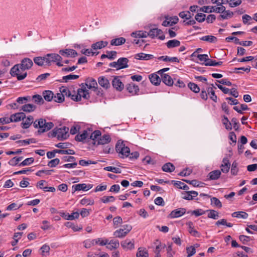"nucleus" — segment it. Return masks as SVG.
I'll return each instance as SVG.
<instances>
[{
    "label": "nucleus",
    "instance_id": "nucleus-1",
    "mask_svg": "<svg viewBox=\"0 0 257 257\" xmlns=\"http://www.w3.org/2000/svg\"><path fill=\"white\" fill-rule=\"evenodd\" d=\"M33 126L35 128H39V133H44L49 131L54 126V124L52 122H46V120L43 118L36 120L33 123Z\"/></svg>",
    "mask_w": 257,
    "mask_h": 257
},
{
    "label": "nucleus",
    "instance_id": "nucleus-2",
    "mask_svg": "<svg viewBox=\"0 0 257 257\" xmlns=\"http://www.w3.org/2000/svg\"><path fill=\"white\" fill-rule=\"evenodd\" d=\"M69 128L63 126L60 128H55L51 134L53 137H57L58 140L63 141L66 140L68 137Z\"/></svg>",
    "mask_w": 257,
    "mask_h": 257
},
{
    "label": "nucleus",
    "instance_id": "nucleus-3",
    "mask_svg": "<svg viewBox=\"0 0 257 257\" xmlns=\"http://www.w3.org/2000/svg\"><path fill=\"white\" fill-rule=\"evenodd\" d=\"M45 64L50 66L53 63H56V65L59 67H61L63 64L61 63L62 60V57L58 54L51 53L47 54L45 56Z\"/></svg>",
    "mask_w": 257,
    "mask_h": 257
},
{
    "label": "nucleus",
    "instance_id": "nucleus-4",
    "mask_svg": "<svg viewBox=\"0 0 257 257\" xmlns=\"http://www.w3.org/2000/svg\"><path fill=\"white\" fill-rule=\"evenodd\" d=\"M80 86L81 87L78 89L77 94L72 95L71 94V96L70 97L74 101H80L81 99V97H83L84 98L86 99H89L90 97L88 90L86 89L84 85V83H82Z\"/></svg>",
    "mask_w": 257,
    "mask_h": 257
},
{
    "label": "nucleus",
    "instance_id": "nucleus-5",
    "mask_svg": "<svg viewBox=\"0 0 257 257\" xmlns=\"http://www.w3.org/2000/svg\"><path fill=\"white\" fill-rule=\"evenodd\" d=\"M10 74L12 76H16L18 80L24 79L27 76V73L25 70L21 69L19 64L14 65L10 70Z\"/></svg>",
    "mask_w": 257,
    "mask_h": 257
},
{
    "label": "nucleus",
    "instance_id": "nucleus-6",
    "mask_svg": "<svg viewBox=\"0 0 257 257\" xmlns=\"http://www.w3.org/2000/svg\"><path fill=\"white\" fill-rule=\"evenodd\" d=\"M115 150L119 154L120 157L123 158L128 157L130 154V149L125 146L123 141H118L115 145Z\"/></svg>",
    "mask_w": 257,
    "mask_h": 257
},
{
    "label": "nucleus",
    "instance_id": "nucleus-7",
    "mask_svg": "<svg viewBox=\"0 0 257 257\" xmlns=\"http://www.w3.org/2000/svg\"><path fill=\"white\" fill-rule=\"evenodd\" d=\"M128 62L129 60L127 58L121 57L119 58L117 61L109 63V66L115 68L116 70H118L127 68Z\"/></svg>",
    "mask_w": 257,
    "mask_h": 257
},
{
    "label": "nucleus",
    "instance_id": "nucleus-8",
    "mask_svg": "<svg viewBox=\"0 0 257 257\" xmlns=\"http://www.w3.org/2000/svg\"><path fill=\"white\" fill-rule=\"evenodd\" d=\"M225 9V7L223 6L221 7L217 6H204L200 8V11L204 13H220L223 12Z\"/></svg>",
    "mask_w": 257,
    "mask_h": 257
},
{
    "label": "nucleus",
    "instance_id": "nucleus-9",
    "mask_svg": "<svg viewBox=\"0 0 257 257\" xmlns=\"http://www.w3.org/2000/svg\"><path fill=\"white\" fill-rule=\"evenodd\" d=\"M132 226L128 225H125L123 228L116 230L113 233V235L116 237L122 238L126 235V234L131 230Z\"/></svg>",
    "mask_w": 257,
    "mask_h": 257
},
{
    "label": "nucleus",
    "instance_id": "nucleus-10",
    "mask_svg": "<svg viewBox=\"0 0 257 257\" xmlns=\"http://www.w3.org/2000/svg\"><path fill=\"white\" fill-rule=\"evenodd\" d=\"M148 34L149 36L152 39L158 38L159 39L161 40H163L165 38V35L163 34V31L161 29H159L158 28L151 29L148 32Z\"/></svg>",
    "mask_w": 257,
    "mask_h": 257
},
{
    "label": "nucleus",
    "instance_id": "nucleus-11",
    "mask_svg": "<svg viewBox=\"0 0 257 257\" xmlns=\"http://www.w3.org/2000/svg\"><path fill=\"white\" fill-rule=\"evenodd\" d=\"M60 55L64 56L66 57L74 58L78 55L77 52L72 49H65L60 50L59 51Z\"/></svg>",
    "mask_w": 257,
    "mask_h": 257
},
{
    "label": "nucleus",
    "instance_id": "nucleus-12",
    "mask_svg": "<svg viewBox=\"0 0 257 257\" xmlns=\"http://www.w3.org/2000/svg\"><path fill=\"white\" fill-rule=\"evenodd\" d=\"M198 195V192L195 191H186L182 193V198L187 200H198V199L196 198Z\"/></svg>",
    "mask_w": 257,
    "mask_h": 257
},
{
    "label": "nucleus",
    "instance_id": "nucleus-13",
    "mask_svg": "<svg viewBox=\"0 0 257 257\" xmlns=\"http://www.w3.org/2000/svg\"><path fill=\"white\" fill-rule=\"evenodd\" d=\"M112 85L114 88L118 91H121L124 88V85L118 76H114L112 81Z\"/></svg>",
    "mask_w": 257,
    "mask_h": 257
},
{
    "label": "nucleus",
    "instance_id": "nucleus-14",
    "mask_svg": "<svg viewBox=\"0 0 257 257\" xmlns=\"http://www.w3.org/2000/svg\"><path fill=\"white\" fill-rule=\"evenodd\" d=\"M19 65L21 66L22 69L26 70L30 69L32 67L33 62L30 58H25L21 60Z\"/></svg>",
    "mask_w": 257,
    "mask_h": 257
},
{
    "label": "nucleus",
    "instance_id": "nucleus-15",
    "mask_svg": "<svg viewBox=\"0 0 257 257\" xmlns=\"http://www.w3.org/2000/svg\"><path fill=\"white\" fill-rule=\"evenodd\" d=\"M186 211V209L184 208H180L175 209L171 211L169 215V217L171 218H178L184 215Z\"/></svg>",
    "mask_w": 257,
    "mask_h": 257
},
{
    "label": "nucleus",
    "instance_id": "nucleus-16",
    "mask_svg": "<svg viewBox=\"0 0 257 257\" xmlns=\"http://www.w3.org/2000/svg\"><path fill=\"white\" fill-rule=\"evenodd\" d=\"M166 19L163 22L162 25L164 27L171 26L177 24L179 19L177 16L172 17H166Z\"/></svg>",
    "mask_w": 257,
    "mask_h": 257
},
{
    "label": "nucleus",
    "instance_id": "nucleus-17",
    "mask_svg": "<svg viewBox=\"0 0 257 257\" xmlns=\"http://www.w3.org/2000/svg\"><path fill=\"white\" fill-rule=\"evenodd\" d=\"M92 187V185L89 184L88 185H87L84 183L78 184L72 186V189H74V191L80 190L87 191L91 189Z\"/></svg>",
    "mask_w": 257,
    "mask_h": 257
},
{
    "label": "nucleus",
    "instance_id": "nucleus-18",
    "mask_svg": "<svg viewBox=\"0 0 257 257\" xmlns=\"http://www.w3.org/2000/svg\"><path fill=\"white\" fill-rule=\"evenodd\" d=\"M126 89L132 95L138 94L140 90L139 86L133 83L127 84L126 85Z\"/></svg>",
    "mask_w": 257,
    "mask_h": 257
},
{
    "label": "nucleus",
    "instance_id": "nucleus-19",
    "mask_svg": "<svg viewBox=\"0 0 257 257\" xmlns=\"http://www.w3.org/2000/svg\"><path fill=\"white\" fill-rule=\"evenodd\" d=\"M10 118L12 122H18L26 118V114L24 112H18L11 115Z\"/></svg>",
    "mask_w": 257,
    "mask_h": 257
},
{
    "label": "nucleus",
    "instance_id": "nucleus-20",
    "mask_svg": "<svg viewBox=\"0 0 257 257\" xmlns=\"http://www.w3.org/2000/svg\"><path fill=\"white\" fill-rule=\"evenodd\" d=\"M85 87L86 86L89 89H94L95 88L97 89V83L96 81L93 78H88L86 80V83L84 84Z\"/></svg>",
    "mask_w": 257,
    "mask_h": 257
},
{
    "label": "nucleus",
    "instance_id": "nucleus-21",
    "mask_svg": "<svg viewBox=\"0 0 257 257\" xmlns=\"http://www.w3.org/2000/svg\"><path fill=\"white\" fill-rule=\"evenodd\" d=\"M99 84L105 89H107L110 86L108 80L104 76H100L98 78Z\"/></svg>",
    "mask_w": 257,
    "mask_h": 257
},
{
    "label": "nucleus",
    "instance_id": "nucleus-22",
    "mask_svg": "<svg viewBox=\"0 0 257 257\" xmlns=\"http://www.w3.org/2000/svg\"><path fill=\"white\" fill-rule=\"evenodd\" d=\"M33 120L34 118L32 116H28L25 120L24 119L23 120V122L21 123L22 127L25 129L29 128L34 123Z\"/></svg>",
    "mask_w": 257,
    "mask_h": 257
},
{
    "label": "nucleus",
    "instance_id": "nucleus-23",
    "mask_svg": "<svg viewBox=\"0 0 257 257\" xmlns=\"http://www.w3.org/2000/svg\"><path fill=\"white\" fill-rule=\"evenodd\" d=\"M223 164L221 165V171L223 173H226L229 171L230 164L227 158H224L222 160Z\"/></svg>",
    "mask_w": 257,
    "mask_h": 257
},
{
    "label": "nucleus",
    "instance_id": "nucleus-24",
    "mask_svg": "<svg viewBox=\"0 0 257 257\" xmlns=\"http://www.w3.org/2000/svg\"><path fill=\"white\" fill-rule=\"evenodd\" d=\"M161 77L162 81L168 86H172L173 84V80L171 77L169 75L165 73H162Z\"/></svg>",
    "mask_w": 257,
    "mask_h": 257
},
{
    "label": "nucleus",
    "instance_id": "nucleus-25",
    "mask_svg": "<svg viewBox=\"0 0 257 257\" xmlns=\"http://www.w3.org/2000/svg\"><path fill=\"white\" fill-rule=\"evenodd\" d=\"M108 45V42L100 41L97 42L91 45L93 50L101 49L105 47Z\"/></svg>",
    "mask_w": 257,
    "mask_h": 257
},
{
    "label": "nucleus",
    "instance_id": "nucleus-26",
    "mask_svg": "<svg viewBox=\"0 0 257 257\" xmlns=\"http://www.w3.org/2000/svg\"><path fill=\"white\" fill-rule=\"evenodd\" d=\"M111 141V138L108 135H104L102 137H100L97 140V145H104L108 144Z\"/></svg>",
    "mask_w": 257,
    "mask_h": 257
},
{
    "label": "nucleus",
    "instance_id": "nucleus-27",
    "mask_svg": "<svg viewBox=\"0 0 257 257\" xmlns=\"http://www.w3.org/2000/svg\"><path fill=\"white\" fill-rule=\"evenodd\" d=\"M154 58V56L151 54H147L143 53L137 54L135 58L138 60H148Z\"/></svg>",
    "mask_w": 257,
    "mask_h": 257
},
{
    "label": "nucleus",
    "instance_id": "nucleus-28",
    "mask_svg": "<svg viewBox=\"0 0 257 257\" xmlns=\"http://www.w3.org/2000/svg\"><path fill=\"white\" fill-rule=\"evenodd\" d=\"M100 241V238H98L95 239H87L84 241V245L86 248H90L92 246L94 245L95 244H98L99 241Z\"/></svg>",
    "mask_w": 257,
    "mask_h": 257
},
{
    "label": "nucleus",
    "instance_id": "nucleus-29",
    "mask_svg": "<svg viewBox=\"0 0 257 257\" xmlns=\"http://www.w3.org/2000/svg\"><path fill=\"white\" fill-rule=\"evenodd\" d=\"M121 245L124 249H132L134 248V242L126 239L121 242Z\"/></svg>",
    "mask_w": 257,
    "mask_h": 257
},
{
    "label": "nucleus",
    "instance_id": "nucleus-30",
    "mask_svg": "<svg viewBox=\"0 0 257 257\" xmlns=\"http://www.w3.org/2000/svg\"><path fill=\"white\" fill-rule=\"evenodd\" d=\"M119 246V243L118 240H111L106 245V248L112 250L113 249L117 248Z\"/></svg>",
    "mask_w": 257,
    "mask_h": 257
},
{
    "label": "nucleus",
    "instance_id": "nucleus-31",
    "mask_svg": "<svg viewBox=\"0 0 257 257\" xmlns=\"http://www.w3.org/2000/svg\"><path fill=\"white\" fill-rule=\"evenodd\" d=\"M125 39L123 37H119L113 39L110 41V45L112 46H119L125 42Z\"/></svg>",
    "mask_w": 257,
    "mask_h": 257
},
{
    "label": "nucleus",
    "instance_id": "nucleus-32",
    "mask_svg": "<svg viewBox=\"0 0 257 257\" xmlns=\"http://www.w3.org/2000/svg\"><path fill=\"white\" fill-rule=\"evenodd\" d=\"M175 167L171 163H167L165 164L162 167L163 171L166 172H172L175 170Z\"/></svg>",
    "mask_w": 257,
    "mask_h": 257
},
{
    "label": "nucleus",
    "instance_id": "nucleus-33",
    "mask_svg": "<svg viewBox=\"0 0 257 257\" xmlns=\"http://www.w3.org/2000/svg\"><path fill=\"white\" fill-rule=\"evenodd\" d=\"M212 87H209L207 88V91L208 92V94L210 95V98L214 102H217V97L215 94V91L213 90V88L216 89V87L213 86V84H211Z\"/></svg>",
    "mask_w": 257,
    "mask_h": 257
},
{
    "label": "nucleus",
    "instance_id": "nucleus-34",
    "mask_svg": "<svg viewBox=\"0 0 257 257\" xmlns=\"http://www.w3.org/2000/svg\"><path fill=\"white\" fill-rule=\"evenodd\" d=\"M149 79L151 82L155 85H158L161 82V79L159 76L156 74H152L149 76Z\"/></svg>",
    "mask_w": 257,
    "mask_h": 257
},
{
    "label": "nucleus",
    "instance_id": "nucleus-35",
    "mask_svg": "<svg viewBox=\"0 0 257 257\" xmlns=\"http://www.w3.org/2000/svg\"><path fill=\"white\" fill-rule=\"evenodd\" d=\"M131 36L135 38H147L149 36V34L146 31H139L132 33Z\"/></svg>",
    "mask_w": 257,
    "mask_h": 257
},
{
    "label": "nucleus",
    "instance_id": "nucleus-36",
    "mask_svg": "<svg viewBox=\"0 0 257 257\" xmlns=\"http://www.w3.org/2000/svg\"><path fill=\"white\" fill-rule=\"evenodd\" d=\"M158 60H163L165 62H179V60L176 57H169L167 56H162L159 57Z\"/></svg>",
    "mask_w": 257,
    "mask_h": 257
},
{
    "label": "nucleus",
    "instance_id": "nucleus-37",
    "mask_svg": "<svg viewBox=\"0 0 257 257\" xmlns=\"http://www.w3.org/2000/svg\"><path fill=\"white\" fill-rule=\"evenodd\" d=\"M171 182L177 188L182 189L185 190H187L189 189V187L187 185H186L185 184L181 181L173 180Z\"/></svg>",
    "mask_w": 257,
    "mask_h": 257
},
{
    "label": "nucleus",
    "instance_id": "nucleus-38",
    "mask_svg": "<svg viewBox=\"0 0 257 257\" xmlns=\"http://www.w3.org/2000/svg\"><path fill=\"white\" fill-rule=\"evenodd\" d=\"M187 224L188 226L189 232L193 236L195 237H199L200 233L195 229H194L193 227V223L191 221H189L187 223Z\"/></svg>",
    "mask_w": 257,
    "mask_h": 257
},
{
    "label": "nucleus",
    "instance_id": "nucleus-39",
    "mask_svg": "<svg viewBox=\"0 0 257 257\" xmlns=\"http://www.w3.org/2000/svg\"><path fill=\"white\" fill-rule=\"evenodd\" d=\"M221 175V172L218 170H214L210 172L208 174V177L210 180H216L218 179Z\"/></svg>",
    "mask_w": 257,
    "mask_h": 257
},
{
    "label": "nucleus",
    "instance_id": "nucleus-40",
    "mask_svg": "<svg viewBox=\"0 0 257 257\" xmlns=\"http://www.w3.org/2000/svg\"><path fill=\"white\" fill-rule=\"evenodd\" d=\"M180 42L176 39L169 40L166 43L167 47L168 48H172L176 47H178L180 45Z\"/></svg>",
    "mask_w": 257,
    "mask_h": 257
},
{
    "label": "nucleus",
    "instance_id": "nucleus-41",
    "mask_svg": "<svg viewBox=\"0 0 257 257\" xmlns=\"http://www.w3.org/2000/svg\"><path fill=\"white\" fill-rule=\"evenodd\" d=\"M101 132L100 131H95L93 133H92L90 136V139L92 140L94 142L93 143L94 145H95L97 143L98 139L101 137Z\"/></svg>",
    "mask_w": 257,
    "mask_h": 257
},
{
    "label": "nucleus",
    "instance_id": "nucleus-42",
    "mask_svg": "<svg viewBox=\"0 0 257 257\" xmlns=\"http://www.w3.org/2000/svg\"><path fill=\"white\" fill-rule=\"evenodd\" d=\"M43 96L45 100L50 101L53 99L54 94L52 91L45 90L43 92Z\"/></svg>",
    "mask_w": 257,
    "mask_h": 257
},
{
    "label": "nucleus",
    "instance_id": "nucleus-43",
    "mask_svg": "<svg viewBox=\"0 0 257 257\" xmlns=\"http://www.w3.org/2000/svg\"><path fill=\"white\" fill-rule=\"evenodd\" d=\"M36 108V106L32 104H27L22 106L21 109L25 112H30L34 111Z\"/></svg>",
    "mask_w": 257,
    "mask_h": 257
},
{
    "label": "nucleus",
    "instance_id": "nucleus-44",
    "mask_svg": "<svg viewBox=\"0 0 257 257\" xmlns=\"http://www.w3.org/2000/svg\"><path fill=\"white\" fill-rule=\"evenodd\" d=\"M137 257H148V250L144 247H139L136 254Z\"/></svg>",
    "mask_w": 257,
    "mask_h": 257
},
{
    "label": "nucleus",
    "instance_id": "nucleus-45",
    "mask_svg": "<svg viewBox=\"0 0 257 257\" xmlns=\"http://www.w3.org/2000/svg\"><path fill=\"white\" fill-rule=\"evenodd\" d=\"M34 63L40 66H43L45 63V58L44 57H36L33 59Z\"/></svg>",
    "mask_w": 257,
    "mask_h": 257
},
{
    "label": "nucleus",
    "instance_id": "nucleus-46",
    "mask_svg": "<svg viewBox=\"0 0 257 257\" xmlns=\"http://www.w3.org/2000/svg\"><path fill=\"white\" fill-rule=\"evenodd\" d=\"M220 13H222V14L219 16V18L222 19H227L231 18L233 15V12L229 11H225V10L223 12H221Z\"/></svg>",
    "mask_w": 257,
    "mask_h": 257
},
{
    "label": "nucleus",
    "instance_id": "nucleus-47",
    "mask_svg": "<svg viewBox=\"0 0 257 257\" xmlns=\"http://www.w3.org/2000/svg\"><path fill=\"white\" fill-rule=\"evenodd\" d=\"M88 136V133L87 131H84L83 133L80 135H77L75 137V140L78 142H82Z\"/></svg>",
    "mask_w": 257,
    "mask_h": 257
},
{
    "label": "nucleus",
    "instance_id": "nucleus-48",
    "mask_svg": "<svg viewBox=\"0 0 257 257\" xmlns=\"http://www.w3.org/2000/svg\"><path fill=\"white\" fill-rule=\"evenodd\" d=\"M200 40L210 43H215L217 41L216 37L209 35L203 36L200 38Z\"/></svg>",
    "mask_w": 257,
    "mask_h": 257
},
{
    "label": "nucleus",
    "instance_id": "nucleus-49",
    "mask_svg": "<svg viewBox=\"0 0 257 257\" xmlns=\"http://www.w3.org/2000/svg\"><path fill=\"white\" fill-rule=\"evenodd\" d=\"M206 212H209L208 214V218L217 219L219 217L218 213L214 210H206Z\"/></svg>",
    "mask_w": 257,
    "mask_h": 257
},
{
    "label": "nucleus",
    "instance_id": "nucleus-50",
    "mask_svg": "<svg viewBox=\"0 0 257 257\" xmlns=\"http://www.w3.org/2000/svg\"><path fill=\"white\" fill-rule=\"evenodd\" d=\"M188 88L195 93H198L200 91V88L195 83L192 82H189L188 84Z\"/></svg>",
    "mask_w": 257,
    "mask_h": 257
},
{
    "label": "nucleus",
    "instance_id": "nucleus-51",
    "mask_svg": "<svg viewBox=\"0 0 257 257\" xmlns=\"http://www.w3.org/2000/svg\"><path fill=\"white\" fill-rule=\"evenodd\" d=\"M32 99L34 101L39 104H43L44 101L42 98V96L39 94H36L32 96Z\"/></svg>",
    "mask_w": 257,
    "mask_h": 257
},
{
    "label": "nucleus",
    "instance_id": "nucleus-52",
    "mask_svg": "<svg viewBox=\"0 0 257 257\" xmlns=\"http://www.w3.org/2000/svg\"><path fill=\"white\" fill-rule=\"evenodd\" d=\"M211 204L214 205L219 208L222 207L221 202L218 198L215 197L211 198Z\"/></svg>",
    "mask_w": 257,
    "mask_h": 257
},
{
    "label": "nucleus",
    "instance_id": "nucleus-53",
    "mask_svg": "<svg viewBox=\"0 0 257 257\" xmlns=\"http://www.w3.org/2000/svg\"><path fill=\"white\" fill-rule=\"evenodd\" d=\"M222 123L224 125L226 129L228 130H231L232 129L231 123L229 121V120L226 116H223Z\"/></svg>",
    "mask_w": 257,
    "mask_h": 257
},
{
    "label": "nucleus",
    "instance_id": "nucleus-54",
    "mask_svg": "<svg viewBox=\"0 0 257 257\" xmlns=\"http://www.w3.org/2000/svg\"><path fill=\"white\" fill-rule=\"evenodd\" d=\"M206 211L202 210V209H198L193 211H188V213H191L192 215H194L195 216H199L201 215L205 214Z\"/></svg>",
    "mask_w": 257,
    "mask_h": 257
},
{
    "label": "nucleus",
    "instance_id": "nucleus-55",
    "mask_svg": "<svg viewBox=\"0 0 257 257\" xmlns=\"http://www.w3.org/2000/svg\"><path fill=\"white\" fill-rule=\"evenodd\" d=\"M23 159L22 157H15L12 158L10 161L8 162L9 164L11 166H16L18 163L21 161Z\"/></svg>",
    "mask_w": 257,
    "mask_h": 257
},
{
    "label": "nucleus",
    "instance_id": "nucleus-56",
    "mask_svg": "<svg viewBox=\"0 0 257 257\" xmlns=\"http://www.w3.org/2000/svg\"><path fill=\"white\" fill-rule=\"evenodd\" d=\"M104 170L107 171L113 172L114 173H121V170L119 168H116L112 166L106 167Z\"/></svg>",
    "mask_w": 257,
    "mask_h": 257
},
{
    "label": "nucleus",
    "instance_id": "nucleus-57",
    "mask_svg": "<svg viewBox=\"0 0 257 257\" xmlns=\"http://www.w3.org/2000/svg\"><path fill=\"white\" fill-rule=\"evenodd\" d=\"M54 100L55 102L61 103L64 100V97L63 93H58L56 95H54Z\"/></svg>",
    "mask_w": 257,
    "mask_h": 257
},
{
    "label": "nucleus",
    "instance_id": "nucleus-58",
    "mask_svg": "<svg viewBox=\"0 0 257 257\" xmlns=\"http://www.w3.org/2000/svg\"><path fill=\"white\" fill-rule=\"evenodd\" d=\"M114 197L112 196H104L100 198V200L104 203H107L109 202H113L115 201Z\"/></svg>",
    "mask_w": 257,
    "mask_h": 257
},
{
    "label": "nucleus",
    "instance_id": "nucleus-59",
    "mask_svg": "<svg viewBox=\"0 0 257 257\" xmlns=\"http://www.w3.org/2000/svg\"><path fill=\"white\" fill-rule=\"evenodd\" d=\"M179 16L182 19H185L186 20H189L191 18L192 16L189 11L187 12H181L179 14Z\"/></svg>",
    "mask_w": 257,
    "mask_h": 257
},
{
    "label": "nucleus",
    "instance_id": "nucleus-60",
    "mask_svg": "<svg viewBox=\"0 0 257 257\" xmlns=\"http://www.w3.org/2000/svg\"><path fill=\"white\" fill-rule=\"evenodd\" d=\"M215 225L217 226H219L220 225H226L228 227H232V224L230 223H227L226 220L225 219H222L219 220H218L216 222Z\"/></svg>",
    "mask_w": 257,
    "mask_h": 257
},
{
    "label": "nucleus",
    "instance_id": "nucleus-61",
    "mask_svg": "<svg viewBox=\"0 0 257 257\" xmlns=\"http://www.w3.org/2000/svg\"><path fill=\"white\" fill-rule=\"evenodd\" d=\"M94 202L93 200H91L88 198H83L80 201L81 204L83 205H92L94 204Z\"/></svg>",
    "mask_w": 257,
    "mask_h": 257
},
{
    "label": "nucleus",
    "instance_id": "nucleus-62",
    "mask_svg": "<svg viewBox=\"0 0 257 257\" xmlns=\"http://www.w3.org/2000/svg\"><path fill=\"white\" fill-rule=\"evenodd\" d=\"M186 250L188 253L187 257H190L192 256L196 252L195 246H190L189 247H187Z\"/></svg>",
    "mask_w": 257,
    "mask_h": 257
},
{
    "label": "nucleus",
    "instance_id": "nucleus-63",
    "mask_svg": "<svg viewBox=\"0 0 257 257\" xmlns=\"http://www.w3.org/2000/svg\"><path fill=\"white\" fill-rule=\"evenodd\" d=\"M206 15L203 13H198L195 17V20L198 22H203L205 19Z\"/></svg>",
    "mask_w": 257,
    "mask_h": 257
},
{
    "label": "nucleus",
    "instance_id": "nucleus-64",
    "mask_svg": "<svg viewBox=\"0 0 257 257\" xmlns=\"http://www.w3.org/2000/svg\"><path fill=\"white\" fill-rule=\"evenodd\" d=\"M113 225L115 228L117 227L122 222V219L120 216H117L113 218Z\"/></svg>",
    "mask_w": 257,
    "mask_h": 257
}]
</instances>
